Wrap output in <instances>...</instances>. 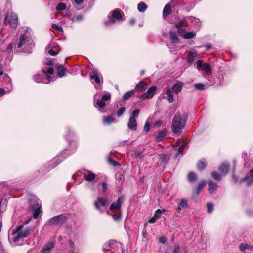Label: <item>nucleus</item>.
<instances>
[{"label": "nucleus", "mask_w": 253, "mask_h": 253, "mask_svg": "<svg viewBox=\"0 0 253 253\" xmlns=\"http://www.w3.org/2000/svg\"><path fill=\"white\" fill-rule=\"evenodd\" d=\"M187 118L182 116L180 113L175 114L172 119L171 129L172 132L176 134L179 135L181 133L182 130L184 127Z\"/></svg>", "instance_id": "nucleus-1"}, {"label": "nucleus", "mask_w": 253, "mask_h": 253, "mask_svg": "<svg viewBox=\"0 0 253 253\" xmlns=\"http://www.w3.org/2000/svg\"><path fill=\"white\" fill-rule=\"evenodd\" d=\"M31 232L29 227H24L23 225L18 226L13 230L12 235L13 236V241L17 242L23 238L28 237Z\"/></svg>", "instance_id": "nucleus-2"}, {"label": "nucleus", "mask_w": 253, "mask_h": 253, "mask_svg": "<svg viewBox=\"0 0 253 253\" xmlns=\"http://www.w3.org/2000/svg\"><path fill=\"white\" fill-rule=\"evenodd\" d=\"M192 25L199 28L201 26L200 20L192 16L185 17L181 21L175 24V27L179 30L183 27Z\"/></svg>", "instance_id": "nucleus-3"}, {"label": "nucleus", "mask_w": 253, "mask_h": 253, "mask_svg": "<svg viewBox=\"0 0 253 253\" xmlns=\"http://www.w3.org/2000/svg\"><path fill=\"white\" fill-rule=\"evenodd\" d=\"M33 46L31 38L27 34H23L20 37L17 45L18 48L24 46L25 52H30L29 49H31Z\"/></svg>", "instance_id": "nucleus-4"}, {"label": "nucleus", "mask_w": 253, "mask_h": 253, "mask_svg": "<svg viewBox=\"0 0 253 253\" xmlns=\"http://www.w3.org/2000/svg\"><path fill=\"white\" fill-rule=\"evenodd\" d=\"M122 14L119 10H115L109 14L108 17V20L106 21L105 25L107 26L112 25L115 24L117 21L122 20Z\"/></svg>", "instance_id": "nucleus-5"}, {"label": "nucleus", "mask_w": 253, "mask_h": 253, "mask_svg": "<svg viewBox=\"0 0 253 253\" xmlns=\"http://www.w3.org/2000/svg\"><path fill=\"white\" fill-rule=\"evenodd\" d=\"M196 68L198 70L201 71L203 74L210 75L212 72L211 66L207 63H204L201 60H198L196 62Z\"/></svg>", "instance_id": "nucleus-6"}, {"label": "nucleus", "mask_w": 253, "mask_h": 253, "mask_svg": "<svg viewBox=\"0 0 253 253\" xmlns=\"http://www.w3.org/2000/svg\"><path fill=\"white\" fill-rule=\"evenodd\" d=\"M66 220V216L63 215H60L54 216L50 219L48 223L50 225H61L65 222Z\"/></svg>", "instance_id": "nucleus-7"}, {"label": "nucleus", "mask_w": 253, "mask_h": 253, "mask_svg": "<svg viewBox=\"0 0 253 253\" xmlns=\"http://www.w3.org/2000/svg\"><path fill=\"white\" fill-rule=\"evenodd\" d=\"M30 205L31 207H32L34 210L33 217L36 219L38 218L41 211L40 209L41 206L37 201L34 200L30 201Z\"/></svg>", "instance_id": "nucleus-8"}, {"label": "nucleus", "mask_w": 253, "mask_h": 253, "mask_svg": "<svg viewBox=\"0 0 253 253\" xmlns=\"http://www.w3.org/2000/svg\"><path fill=\"white\" fill-rule=\"evenodd\" d=\"M108 205V200L102 197H98L97 200L94 202V206L95 208L101 212H103V211L101 210L100 206L101 205L103 207H106Z\"/></svg>", "instance_id": "nucleus-9"}, {"label": "nucleus", "mask_w": 253, "mask_h": 253, "mask_svg": "<svg viewBox=\"0 0 253 253\" xmlns=\"http://www.w3.org/2000/svg\"><path fill=\"white\" fill-rule=\"evenodd\" d=\"M157 88L156 86H152L147 90V92L140 96V99L144 100L152 98L156 93Z\"/></svg>", "instance_id": "nucleus-10"}, {"label": "nucleus", "mask_w": 253, "mask_h": 253, "mask_svg": "<svg viewBox=\"0 0 253 253\" xmlns=\"http://www.w3.org/2000/svg\"><path fill=\"white\" fill-rule=\"evenodd\" d=\"M102 77L101 75L97 70H93L90 74V78L93 84H99L100 83V79Z\"/></svg>", "instance_id": "nucleus-11"}, {"label": "nucleus", "mask_w": 253, "mask_h": 253, "mask_svg": "<svg viewBox=\"0 0 253 253\" xmlns=\"http://www.w3.org/2000/svg\"><path fill=\"white\" fill-rule=\"evenodd\" d=\"M55 246V243L54 242H49L45 244L42 249H41V253H50L52 250Z\"/></svg>", "instance_id": "nucleus-12"}, {"label": "nucleus", "mask_w": 253, "mask_h": 253, "mask_svg": "<svg viewBox=\"0 0 253 253\" xmlns=\"http://www.w3.org/2000/svg\"><path fill=\"white\" fill-rule=\"evenodd\" d=\"M111 98V95L109 93H106L102 96L100 100H98L96 104L98 107L103 108L105 105V102L109 100Z\"/></svg>", "instance_id": "nucleus-13"}, {"label": "nucleus", "mask_w": 253, "mask_h": 253, "mask_svg": "<svg viewBox=\"0 0 253 253\" xmlns=\"http://www.w3.org/2000/svg\"><path fill=\"white\" fill-rule=\"evenodd\" d=\"M124 201V198L120 197L118 198L116 202H114L110 206L111 210H119L121 208L122 203Z\"/></svg>", "instance_id": "nucleus-14"}, {"label": "nucleus", "mask_w": 253, "mask_h": 253, "mask_svg": "<svg viewBox=\"0 0 253 253\" xmlns=\"http://www.w3.org/2000/svg\"><path fill=\"white\" fill-rule=\"evenodd\" d=\"M197 56V52L192 49L187 52V62L190 64H192L193 60Z\"/></svg>", "instance_id": "nucleus-15"}, {"label": "nucleus", "mask_w": 253, "mask_h": 253, "mask_svg": "<svg viewBox=\"0 0 253 253\" xmlns=\"http://www.w3.org/2000/svg\"><path fill=\"white\" fill-rule=\"evenodd\" d=\"M127 126L130 130L136 131L137 128V124L136 119L133 118V117H130L127 124Z\"/></svg>", "instance_id": "nucleus-16"}, {"label": "nucleus", "mask_w": 253, "mask_h": 253, "mask_svg": "<svg viewBox=\"0 0 253 253\" xmlns=\"http://www.w3.org/2000/svg\"><path fill=\"white\" fill-rule=\"evenodd\" d=\"M183 87V84L181 82H178L175 83L172 88H171L172 92L175 93L176 94H178L180 93Z\"/></svg>", "instance_id": "nucleus-17"}, {"label": "nucleus", "mask_w": 253, "mask_h": 253, "mask_svg": "<svg viewBox=\"0 0 253 253\" xmlns=\"http://www.w3.org/2000/svg\"><path fill=\"white\" fill-rule=\"evenodd\" d=\"M9 23L10 27L13 28H16L18 23V16L16 14H12L10 17Z\"/></svg>", "instance_id": "nucleus-18"}, {"label": "nucleus", "mask_w": 253, "mask_h": 253, "mask_svg": "<svg viewBox=\"0 0 253 253\" xmlns=\"http://www.w3.org/2000/svg\"><path fill=\"white\" fill-rule=\"evenodd\" d=\"M34 80L37 83H42L44 84H48L50 82V79L47 80V78H42L40 74H36L34 76Z\"/></svg>", "instance_id": "nucleus-19"}, {"label": "nucleus", "mask_w": 253, "mask_h": 253, "mask_svg": "<svg viewBox=\"0 0 253 253\" xmlns=\"http://www.w3.org/2000/svg\"><path fill=\"white\" fill-rule=\"evenodd\" d=\"M185 142L182 140L177 141L174 146L175 150H177L179 153H181L184 150L185 146Z\"/></svg>", "instance_id": "nucleus-20"}, {"label": "nucleus", "mask_w": 253, "mask_h": 253, "mask_svg": "<svg viewBox=\"0 0 253 253\" xmlns=\"http://www.w3.org/2000/svg\"><path fill=\"white\" fill-rule=\"evenodd\" d=\"M84 177L86 181L91 182L95 178V174L91 171L86 170L84 173Z\"/></svg>", "instance_id": "nucleus-21"}, {"label": "nucleus", "mask_w": 253, "mask_h": 253, "mask_svg": "<svg viewBox=\"0 0 253 253\" xmlns=\"http://www.w3.org/2000/svg\"><path fill=\"white\" fill-rule=\"evenodd\" d=\"M167 134V131L165 129L159 132L156 135V138H155L156 141L159 142H160L162 140H163V139L166 136Z\"/></svg>", "instance_id": "nucleus-22"}, {"label": "nucleus", "mask_w": 253, "mask_h": 253, "mask_svg": "<svg viewBox=\"0 0 253 253\" xmlns=\"http://www.w3.org/2000/svg\"><path fill=\"white\" fill-rule=\"evenodd\" d=\"M54 69H53V67L49 68L47 69V72H46L45 70H44L43 69L42 70V73L44 75H46V78H47V80L48 81L49 79H50V82L54 80V79H52V78H51L50 77V75H52L54 73Z\"/></svg>", "instance_id": "nucleus-23"}, {"label": "nucleus", "mask_w": 253, "mask_h": 253, "mask_svg": "<svg viewBox=\"0 0 253 253\" xmlns=\"http://www.w3.org/2000/svg\"><path fill=\"white\" fill-rule=\"evenodd\" d=\"M188 201L187 200L182 199L180 200V202L177 205V210H185L188 207Z\"/></svg>", "instance_id": "nucleus-24"}, {"label": "nucleus", "mask_w": 253, "mask_h": 253, "mask_svg": "<svg viewBox=\"0 0 253 253\" xmlns=\"http://www.w3.org/2000/svg\"><path fill=\"white\" fill-rule=\"evenodd\" d=\"M223 174V175L226 174L229 170V164L228 163H223L218 169Z\"/></svg>", "instance_id": "nucleus-25"}, {"label": "nucleus", "mask_w": 253, "mask_h": 253, "mask_svg": "<svg viewBox=\"0 0 253 253\" xmlns=\"http://www.w3.org/2000/svg\"><path fill=\"white\" fill-rule=\"evenodd\" d=\"M208 191L210 194L213 193L215 190H216L218 187L217 184L213 183L212 181H209L208 182Z\"/></svg>", "instance_id": "nucleus-26"}, {"label": "nucleus", "mask_w": 253, "mask_h": 253, "mask_svg": "<svg viewBox=\"0 0 253 253\" xmlns=\"http://www.w3.org/2000/svg\"><path fill=\"white\" fill-rule=\"evenodd\" d=\"M147 84L144 82H140L136 86L135 89L139 91H143L147 88Z\"/></svg>", "instance_id": "nucleus-27"}, {"label": "nucleus", "mask_w": 253, "mask_h": 253, "mask_svg": "<svg viewBox=\"0 0 253 253\" xmlns=\"http://www.w3.org/2000/svg\"><path fill=\"white\" fill-rule=\"evenodd\" d=\"M172 91L171 89V88H168L166 91V95L167 96V101L169 103H172L174 99H173V95L172 93Z\"/></svg>", "instance_id": "nucleus-28"}, {"label": "nucleus", "mask_w": 253, "mask_h": 253, "mask_svg": "<svg viewBox=\"0 0 253 253\" xmlns=\"http://www.w3.org/2000/svg\"><path fill=\"white\" fill-rule=\"evenodd\" d=\"M171 12V6L169 4H167L164 8L163 15L164 17H166L170 14Z\"/></svg>", "instance_id": "nucleus-29"}, {"label": "nucleus", "mask_w": 253, "mask_h": 253, "mask_svg": "<svg viewBox=\"0 0 253 253\" xmlns=\"http://www.w3.org/2000/svg\"><path fill=\"white\" fill-rule=\"evenodd\" d=\"M114 120V118L111 115V116H109L103 117V124L105 125H109V124H110L111 123H113Z\"/></svg>", "instance_id": "nucleus-30"}, {"label": "nucleus", "mask_w": 253, "mask_h": 253, "mask_svg": "<svg viewBox=\"0 0 253 253\" xmlns=\"http://www.w3.org/2000/svg\"><path fill=\"white\" fill-rule=\"evenodd\" d=\"M138 10L140 12H144L147 8V5L143 2H141L138 4Z\"/></svg>", "instance_id": "nucleus-31"}, {"label": "nucleus", "mask_w": 253, "mask_h": 253, "mask_svg": "<svg viewBox=\"0 0 253 253\" xmlns=\"http://www.w3.org/2000/svg\"><path fill=\"white\" fill-rule=\"evenodd\" d=\"M206 165L207 163L205 160L203 159L199 161L197 164V167L199 170H202L206 168Z\"/></svg>", "instance_id": "nucleus-32"}, {"label": "nucleus", "mask_w": 253, "mask_h": 253, "mask_svg": "<svg viewBox=\"0 0 253 253\" xmlns=\"http://www.w3.org/2000/svg\"><path fill=\"white\" fill-rule=\"evenodd\" d=\"M135 93V91L134 90L128 91L126 92L123 96V99L124 100H126L128 99L130 97L132 96Z\"/></svg>", "instance_id": "nucleus-33"}, {"label": "nucleus", "mask_w": 253, "mask_h": 253, "mask_svg": "<svg viewBox=\"0 0 253 253\" xmlns=\"http://www.w3.org/2000/svg\"><path fill=\"white\" fill-rule=\"evenodd\" d=\"M239 248H240V250L245 252V250L246 249H249L250 250H253V247L251 245H249L248 244H241L239 245Z\"/></svg>", "instance_id": "nucleus-34"}, {"label": "nucleus", "mask_w": 253, "mask_h": 253, "mask_svg": "<svg viewBox=\"0 0 253 253\" xmlns=\"http://www.w3.org/2000/svg\"><path fill=\"white\" fill-rule=\"evenodd\" d=\"M170 38L172 41V42L173 43H177L178 42V38L177 36V35L175 33L171 32L170 33Z\"/></svg>", "instance_id": "nucleus-35"}, {"label": "nucleus", "mask_w": 253, "mask_h": 253, "mask_svg": "<svg viewBox=\"0 0 253 253\" xmlns=\"http://www.w3.org/2000/svg\"><path fill=\"white\" fill-rule=\"evenodd\" d=\"M65 68L63 66L60 65L58 67L57 74L59 77H62L64 75Z\"/></svg>", "instance_id": "nucleus-36"}, {"label": "nucleus", "mask_w": 253, "mask_h": 253, "mask_svg": "<svg viewBox=\"0 0 253 253\" xmlns=\"http://www.w3.org/2000/svg\"><path fill=\"white\" fill-rule=\"evenodd\" d=\"M196 36V33L194 32H186L183 35V37L185 39H190Z\"/></svg>", "instance_id": "nucleus-37"}, {"label": "nucleus", "mask_w": 253, "mask_h": 253, "mask_svg": "<svg viewBox=\"0 0 253 253\" xmlns=\"http://www.w3.org/2000/svg\"><path fill=\"white\" fill-rule=\"evenodd\" d=\"M197 179L196 175L194 172H191L189 174L188 179L190 182H194Z\"/></svg>", "instance_id": "nucleus-38"}, {"label": "nucleus", "mask_w": 253, "mask_h": 253, "mask_svg": "<svg viewBox=\"0 0 253 253\" xmlns=\"http://www.w3.org/2000/svg\"><path fill=\"white\" fill-rule=\"evenodd\" d=\"M2 79L6 84H11V79L10 77L8 76L7 74H4L2 77Z\"/></svg>", "instance_id": "nucleus-39"}, {"label": "nucleus", "mask_w": 253, "mask_h": 253, "mask_svg": "<svg viewBox=\"0 0 253 253\" xmlns=\"http://www.w3.org/2000/svg\"><path fill=\"white\" fill-rule=\"evenodd\" d=\"M206 184V181H201L198 185L197 188V192L199 193L200 191L204 188V187Z\"/></svg>", "instance_id": "nucleus-40"}, {"label": "nucleus", "mask_w": 253, "mask_h": 253, "mask_svg": "<svg viewBox=\"0 0 253 253\" xmlns=\"http://www.w3.org/2000/svg\"><path fill=\"white\" fill-rule=\"evenodd\" d=\"M212 177L216 180H220L221 178V175L218 174L216 172H212L211 173Z\"/></svg>", "instance_id": "nucleus-41"}, {"label": "nucleus", "mask_w": 253, "mask_h": 253, "mask_svg": "<svg viewBox=\"0 0 253 253\" xmlns=\"http://www.w3.org/2000/svg\"><path fill=\"white\" fill-rule=\"evenodd\" d=\"M159 160L162 163L164 162L166 163L168 161L169 158L168 156L166 155V154H162L160 156Z\"/></svg>", "instance_id": "nucleus-42"}, {"label": "nucleus", "mask_w": 253, "mask_h": 253, "mask_svg": "<svg viewBox=\"0 0 253 253\" xmlns=\"http://www.w3.org/2000/svg\"><path fill=\"white\" fill-rule=\"evenodd\" d=\"M66 5L64 3H60L57 4L56 6V10L57 11H62L66 9Z\"/></svg>", "instance_id": "nucleus-43"}, {"label": "nucleus", "mask_w": 253, "mask_h": 253, "mask_svg": "<svg viewBox=\"0 0 253 253\" xmlns=\"http://www.w3.org/2000/svg\"><path fill=\"white\" fill-rule=\"evenodd\" d=\"M207 212L209 213H211L213 210V205L212 203L208 202L207 203Z\"/></svg>", "instance_id": "nucleus-44"}, {"label": "nucleus", "mask_w": 253, "mask_h": 253, "mask_svg": "<svg viewBox=\"0 0 253 253\" xmlns=\"http://www.w3.org/2000/svg\"><path fill=\"white\" fill-rule=\"evenodd\" d=\"M195 87L199 90H204L205 89V85L203 83H197L195 84Z\"/></svg>", "instance_id": "nucleus-45"}, {"label": "nucleus", "mask_w": 253, "mask_h": 253, "mask_svg": "<svg viewBox=\"0 0 253 253\" xmlns=\"http://www.w3.org/2000/svg\"><path fill=\"white\" fill-rule=\"evenodd\" d=\"M113 241H110L108 243H106L104 244L103 248L104 249L109 250L111 248H112L111 245L113 244Z\"/></svg>", "instance_id": "nucleus-46"}, {"label": "nucleus", "mask_w": 253, "mask_h": 253, "mask_svg": "<svg viewBox=\"0 0 253 253\" xmlns=\"http://www.w3.org/2000/svg\"><path fill=\"white\" fill-rule=\"evenodd\" d=\"M140 112V110L138 109H135L134 110L131 114L130 117H133V118L135 119V118H137L138 115L139 113Z\"/></svg>", "instance_id": "nucleus-47"}, {"label": "nucleus", "mask_w": 253, "mask_h": 253, "mask_svg": "<svg viewBox=\"0 0 253 253\" xmlns=\"http://www.w3.org/2000/svg\"><path fill=\"white\" fill-rule=\"evenodd\" d=\"M125 108L123 107H121L118 112H117V116L118 117H120L123 114V113H124V112L125 111Z\"/></svg>", "instance_id": "nucleus-48"}, {"label": "nucleus", "mask_w": 253, "mask_h": 253, "mask_svg": "<svg viewBox=\"0 0 253 253\" xmlns=\"http://www.w3.org/2000/svg\"><path fill=\"white\" fill-rule=\"evenodd\" d=\"M172 253H181L180 248L178 245L174 246Z\"/></svg>", "instance_id": "nucleus-49"}, {"label": "nucleus", "mask_w": 253, "mask_h": 253, "mask_svg": "<svg viewBox=\"0 0 253 253\" xmlns=\"http://www.w3.org/2000/svg\"><path fill=\"white\" fill-rule=\"evenodd\" d=\"M161 215H162V211L160 210H157L156 212H155V213L154 214V217H155V218H156L157 219H159L161 216Z\"/></svg>", "instance_id": "nucleus-50"}, {"label": "nucleus", "mask_w": 253, "mask_h": 253, "mask_svg": "<svg viewBox=\"0 0 253 253\" xmlns=\"http://www.w3.org/2000/svg\"><path fill=\"white\" fill-rule=\"evenodd\" d=\"M83 19L84 18L82 15H77L74 16L73 20L76 21H82Z\"/></svg>", "instance_id": "nucleus-51"}, {"label": "nucleus", "mask_w": 253, "mask_h": 253, "mask_svg": "<svg viewBox=\"0 0 253 253\" xmlns=\"http://www.w3.org/2000/svg\"><path fill=\"white\" fill-rule=\"evenodd\" d=\"M112 217L115 221H118L121 218V214L120 213L113 214Z\"/></svg>", "instance_id": "nucleus-52"}, {"label": "nucleus", "mask_w": 253, "mask_h": 253, "mask_svg": "<svg viewBox=\"0 0 253 253\" xmlns=\"http://www.w3.org/2000/svg\"><path fill=\"white\" fill-rule=\"evenodd\" d=\"M150 130V124L148 122H146L145 123L144 127V131L146 132L149 131Z\"/></svg>", "instance_id": "nucleus-53"}, {"label": "nucleus", "mask_w": 253, "mask_h": 253, "mask_svg": "<svg viewBox=\"0 0 253 253\" xmlns=\"http://www.w3.org/2000/svg\"><path fill=\"white\" fill-rule=\"evenodd\" d=\"M52 27L57 30L59 31H62L63 30V29L61 27L58 26L56 24H53L52 25Z\"/></svg>", "instance_id": "nucleus-54"}, {"label": "nucleus", "mask_w": 253, "mask_h": 253, "mask_svg": "<svg viewBox=\"0 0 253 253\" xmlns=\"http://www.w3.org/2000/svg\"><path fill=\"white\" fill-rule=\"evenodd\" d=\"M103 191L104 193H106L108 190L107 184L106 182H103L102 184Z\"/></svg>", "instance_id": "nucleus-55"}, {"label": "nucleus", "mask_w": 253, "mask_h": 253, "mask_svg": "<svg viewBox=\"0 0 253 253\" xmlns=\"http://www.w3.org/2000/svg\"><path fill=\"white\" fill-rule=\"evenodd\" d=\"M12 50H13L12 44V43H10V44L8 45V47H7V49H6V51H7L8 53H10L12 52Z\"/></svg>", "instance_id": "nucleus-56"}, {"label": "nucleus", "mask_w": 253, "mask_h": 253, "mask_svg": "<svg viewBox=\"0 0 253 253\" xmlns=\"http://www.w3.org/2000/svg\"><path fill=\"white\" fill-rule=\"evenodd\" d=\"M136 156L139 158H141L142 157V152L140 151H138L135 152Z\"/></svg>", "instance_id": "nucleus-57"}, {"label": "nucleus", "mask_w": 253, "mask_h": 253, "mask_svg": "<svg viewBox=\"0 0 253 253\" xmlns=\"http://www.w3.org/2000/svg\"><path fill=\"white\" fill-rule=\"evenodd\" d=\"M167 241V239L166 237H161L160 239H159V242L160 243H162V244H165Z\"/></svg>", "instance_id": "nucleus-58"}, {"label": "nucleus", "mask_w": 253, "mask_h": 253, "mask_svg": "<svg viewBox=\"0 0 253 253\" xmlns=\"http://www.w3.org/2000/svg\"><path fill=\"white\" fill-rule=\"evenodd\" d=\"M48 53L49 54L52 56H55L58 54L57 52L53 51L52 49L49 50L48 51Z\"/></svg>", "instance_id": "nucleus-59"}, {"label": "nucleus", "mask_w": 253, "mask_h": 253, "mask_svg": "<svg viewBox=\"0 0 253 253\" xmlns=\"http://www.w3.org/2000/svg\"><path fill=\"white\" fill-rule=\"evenodd\" d=\"M6 91L5 90H4L3 88H0V96L4 95L6 93Z\"/></svg>", "instance_id": "nucleus-60"}, {"label": "nucleus", "mask_w": 253, "mask_h": 253, "mask_svg": "<svg viewBox=\"0 0 253 253\" xmlns=\"http://www.w3.org/2000/svg\"><path fill=\"white\" fill-rule=\"evenodd\" d=\"M84 0H74V2L77 5H80L82 3Z\"/></svg>", "instance_id": "nucleus-61"}, {"label": "nucleus", "mask_w": 253, "mask_h": 253, "mask_svg": "<svg viewBox=\"0 0 253 253\" xmlns=\"http://www.w3.org/2000/svg\"><path fill=\"white\" fill-rule=\"evenodd\" d=\"M156 220H157L156 218H155V217L153 216V217H152L149 221V222L150 223H154L156 222Z\"/></svg>", "instance_id": "nucleus-62"}, {"label": "nucleus", "mask_w": 253, "mask_h": 253, "mask_svg": "<svg viewBox=\"0 0 253 253\" xmlns=\"http://www.w3.org/2000/svg\"><path fill=\"white\" fill-rule=\"evenodd\" d=\"M110 163L112 164L113 166H117L119 165V163L115 161H113L111 160H109Z\"/></svg>", "instance_id": "nucleus-63"}, {"label": "nucleus", "mask_w": 253, "mask_h": 253, "mask_svg": "<svg viewBox=\"0 0 253 253\" xmlns=\"http://www.w3.org/2000/svg\"><path fill=\"white\" fill-rule=\"evenodd\" d=\"M211 45H210V44L206 45V50H207L210 49L211 48Z\"/></svg>", "instance_id": "nucleus-64"}]
</instances>
